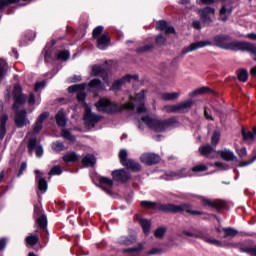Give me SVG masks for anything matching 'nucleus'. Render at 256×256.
<instances>
[{"mask_svg":"<svg viewBox=\"0 0 256 256\" xmlns=\"http://www.w3.org/2000/svg\"><path fill=\"white\" fill-rule=\"evenodd\" d=\"M147 91L141 90L136 96L131 98L132 102H128L124 105H118L117 103L110 102L107 98H101L95 105L98 111H103L104 113H119V111L137 108V113L139 115L147 113V108L145 107V95Z\"/></svg>","mask_w":256,"mask_h":256,"instance_id":"nucleus-1","label":"nucleus"},{"mask_svg":"<svg viewBox=\"0 0 256 256\" xmlns=\"http://www.w3.org/2000/svg\"><path fill=\"white\" fill-rule=\"evenodd\" d=\"M228 39L229 36L217 35L213 38V42L210 40L193 42L181 50V55H187V53H193V51H198V49H203L204 47H211V45L220 47V49H227V45L229 44L227 43Z\"/></svg>","mask_w":256,"mask_h":256,"instance_id":"nucleus-2","label":"nucleus"},{"mask_svg":"<svg viewBox=\"0 0 256 256\" xmlns=\"http://www.w3.org/2000/svg\"><path fill=\"white\" fill-rule=\"evenodd\" d=\"M142 121L147 125V127L156 131V133H163V131H167L170 127H175V123H177L175 118L159 120L157 118H151L149 115L143 116Z\"/></svg>","mask_w":256,"mask_h":256,"instance_id":"nucleus-3","label":"nucleus"},{"mask_svg":"<svg viewBox=\"0 0 256 256\" xmlns=\"http://www.w3.org/2000/svg\"><path fill=\"white\" fill-rule=\"evenodd\" d=\"M160 209L161 211H164L166 213H182L183 211H185L190 215H201V212L193 210V208L189 204H164L161 205Z\"/></svg>","mask_w":256,"mask_h":256,"instance_id":"nucleus-4","label":"nucleus"},{"mask_svg":"<svg viewBox=\"0 0 256 256\" xmlns=\"http://www.w3.org/2000/svg\"><path fill=\"white\" fill-rule=\"evenodd\" d=\"M227 49L230 51H247L251 53L252 58L256 61V46L249 42L234 41L227 44Z\"/></svg>","mask_w":256,"mask_h":256,"instance_id":"nucleus-5","label":"nucleus"},{"mask_svg":"<svg viewBox=\"0 0 256 256\" xmlns=\"http://www.w3.org/2000/svg\"><path fill=\"white\" fill-rule=\"evenodd\" d=\"M103 29V26H98L92 32V37L96 39L97 47L101 49V51L107 49L111 43V38L107 34H102Z\"/></svg>","mask_w":256,"mask_h":256,"instance_id":"nucleus-6","label":"nucleus"},{"mask_svg":"<svg viewBox=\"0 0 256 256\" xmlns=\"http://www.w3.org/2000/svg\"><path fill=\"white\" fill-rule=\"evenodd\" d=\"M197 13L200 15L201 21L209 25L213 22V17H215V8L206 7L203 9H198Z\"/></svg>","mask_w":256,"mask_h":256,"instance_id":"nucleus-7","label":"nucleus"},{"mask_svg":"<svg viewBox=\"0 0 256 256\" xmlns=\"http://www.w3.org/2000/svg\"><path fill=\"white\" fill-rule=\"evenodd\" d=\"M99 121H101V117L92 114L91 109L88 108V106H86L84 114V123L88 127V129L95 127V124L99 123Z\"/></svg>","mask_w":256,"mask_h":256,"instance_id":"nucleus-8","label":"nucleus"},{"mask_svg":"<svg viewBox=\"0 0 256 256\" xmlns=\"http://www.w3.org/2000/svg\"><path fill=\"white\" fill-rule=\"evenodd\" d=\"M13 95L15 99L13 109L14 111H17V109H19V106L23 105V103H25L26 101L25 95L21 94V86H14Z\"/></svg>","mask_w":256,"mask_h":256,"instance_id":"nucleus-9","label":"nucleus"},{"mask_svg":"<svg viewBox=\"0 0 256 256\" xmlns=\"http://www.w3.org/2000/svg\"><path fill=\"white\" fill-rule=\"evenodd\" d=\"M140 161L144 165H155L161 161V157L155 153H144L140 156Z\"/></svg>","mask_w":256,"mask_h":256,"instance_id":"nucleus-10","label":"nucleus"},{"mask_svg":"<svg viewBox=\"0 0 256 256\" xmlns=\"http://www.w3.org/2000/svg\"><path fill=\"white\" fill-rule=\"evenodd\" d=\"M36 151V157H43V147L37 145V139L32 138L28 142V152L33 155V150Z\"/></svg>","mask_w":256,"mask_h":256,"instance_id":"nucleus-11","label":"nucleus"},{"mask_svg":"<svg viewBox=\"0 0 256 256\" xmlns=\"http://www.w3.org/2000/svg\"><path fill=\"white\" fill-rule=\"evenodd\" d=\"M202 205L204 207H212V209H223L225 207L226 203L223 200H209V199H202Z\"/></svg>","mask_w":256,"mask_h":256,"instance_id":"nucleus-12","label":"nucleus"},{"mask_svg":"<svg viewBox=\"0 0 256 256\" xmlns=\"http://www.w3.org/2000/svg\"><path fill=\"white\" fill-rule=\"evenodd\" d=\"M29 123V120H27V112L25 110H21L19 112H16L15 116V124L17 127H25Z\"/></svg>","mask_w":256,"mask_h":256,"instance_id":"nucleus-13","label":"nucleus"},{"mask_svg":"<svg viewBox=\"0 0 256 256\" xmlns=\"http://www.w3.org/2000/svg\"><path fill=\"white\" fill-rule=\"evenodd\" d=\"M131 79H139V77L137 76H133V75H126L124 76L122 79L120 80H116L113 85H112V89L114 91H118V89H121L122 85H125V83H129L131 81Z\"/></svg>","mask_w":256,"mask_h":256,"instance_id":"nucleus-14","label":"nucleus"},{"mask_svg":"<svg viewBox=\"0 0 256 256\" xmlns=\"http://www.w3.org/2000/svg\"><path fill=\"white\" fill-rule=\"evenodd\" d=\"M112 177L115 181H121L122 183L131 179V176L125 170H116L112 172Z\"/></svg>","mask_w":256,"mask_h":256,"instance_id":"nucleus-15","label":"nucleus"},{"mask_svg":"<svg viewBox=\"0 0 256 256\" xmlns=\"http://www.w3.org/2000/svg\"><path fill=\"white\" fill-rule=\"evenodd\" d=\"M156 29H158V31H164L166 35L175 33V28L173 26H169L167 22L163 20L157 22Z\"/></svg>","mask_w":256,"mask_h":256,"instance_id":"nucleus-16","label":"nucleus"},{"mask_svg":"<svg viewBox=\"0 0 256 256\" xmlns=\"http://www.w3.org/2000/svg\"><path fill=\"white\" fill-rule=\"evenodd\" d=\"M83 89H85V85L84 84H80V85L70 86L68 88V91L70 93H75V91H80L77 94V99H78V101H85V93L83 92Z\"/></svg>","mask_w":256,"mask_h":256,"instance_id":"nucleus-17","label":"nucleus"},{"mask_svg":"<svg viewBox=\"0 0 256 256\" xmlns=\"http://www.w3.org/2000/svg\"><path fill=\"white\" fill-rule=\"evenodd\" d=\"M35 174H36V179L38 181L39 191H42V193H46L47 192V180H45V178H43V174L41 173V171L35 170Z\"/></svg>","mask_w":256,"mask_h":256,"instance_id":"nucleus-18","label":"nucleus"},{"mask_svg":"<svg viewBox=\"0 0 256 256\" xmlns=\"http://www.w3.org/2000/svg\"><path fill=\"white\" fill-rule=\"evenodd\" d=\"M100 186L101 188L106 191L109 195H111V188L113 187V180L107 178V177H100Z\"/></svg>","mask_w":256,"mask_h":256,"instance_id":"nucleus-19","label":"nucleus"},{"mask_svg":"<svg viewBox=\"0 0 256 256\" xmlns=\"http://www.w3.org/2000/svg\"><path fill=\"white\" fill-rule=\"evenodd\" d=\"M193 100H186V101H182L177 105V109H178V113H187V111H189V109H191V107H193Z\"/></svg>","mask_w":256,"mask_h":256,"instance_id":"nucleus-20","label":"nucleus"},{"mask_svg":"<svg viewBox=\"0 0 256 256\" xmlns=\"http://www.w3.org/2000/svg\"><path fill=\"white\" fill-rule=\"evenodd\" d=\"M189 175L185 173V168L178 170L176 172L169 171L165 174V179L171 181V179H175V177H188Z\"/></svg>","mask_w":256,"mask_h":256,"instance_id":"nucleus-21","label":"nucleus"},{"mask_svg":"<svg viewBox=\"0 0 256 256\" xmlns=\"http://www.w3.org/2000/svg\"><path fill=\"white\" fill-rule=\"evenodd\" d=\"M137 221L141 225L145 235H149L151 231V221L141 217H137Z\"/></svg>","mask_w":256,"mask_h":256,"instance_id":"nucleus-22","label":"nucleus"},{"mask_svg":"<svg viewBox=\"0 0 256 256\" xmlns=\"http://www.w3.org/2000/svg\"><path fill=\"white\" fill-rule=\"evenodd\" d=\"M217 154L220 155L221 159H224V161H233L235 159V154L231 150H219Z\"/></svg>","mask_w":256,"mask_h":256,"instance_id":"nucleus-23","label":"nucleus"},{"mask_svg":"<svg viewBox=\"0 0 256 256\" xmlns=\"http://www.w3.org/2000/svg\"><path fill=\"white\" fill-rule=\"evenodd\" d=\"M8 120H9V117L6 114H3L0 118V138L1 139H3V137H5V133H7L5 125L7 124Z\"/></svg>","mask_w":256,"mask_h":256,"instance_id":"nucleus-24","label":"nucleus"},{"mask_svg":"<svg viewBox=\"0 0 256 256\" xmlns=\"http://www.w3.org/2000/svg\"><path fill=\"white\" fill-rule=\"evenodd\" d=\"M233 9L231 7H227L225 5L220 9V21H226L229 19V15H231Z\"/></svg>","mask_w":256,"mask_h":256,"instance_id":"nucleus-25","label":"nucleus"},{"mask_svg":"<svg viewBox=\"0 0 256 256\" xmlns=\"http://www.w3.org/2000/svg\"><path fill=\"white\" fill-rule=\"evenodd\" d=\"M161 97L163 101H177L181 97V92L164 93Z\"/></svg>","mask_w":256,"mask_h":256,"instance_id":"nucleus-26","label":"nucleus"},{"mask_svg":"<svg viewBox=\"0 0 256 256\" xmlns=\"http://www.w3.org/2000/svg\"><path fill=\"white\" fill-rule=\"evenodd\" d=\"M91 75L93 77H96V75H101V77H103L106 85H109V82H107V80H105V76L107 75V73L105 72V70H103V68H101V66H93Z\"/></svg>","mask_w":256,"mask_h":256,"instance_id":"nucleus-27","label":"nucleus"},{"mask_svg":"<svg viewBox=\"0 0 256 256\" xmlns=\"http://www.w3.org/2000/svg\"><path fill=\"white\" fill-rule=\"evenodd\" d=\"M136 241L137 239L135 238V236H121L118 239L119 245H133V243H135Z\"/></svg>","mask_w":256,"mask_h":256,"instance_id":"nucleus-28","label":"nucleus"},{"mask_svg":"<svg viewBox=\"0 0 256 256\" xmlns=\"http://www.w3.org/2000/svg\"><path fill=\"white\" fill-rule=\"evenodd\" d=\"M82 163L84 167H93L96 163L95 155L93 154H87L83 159Z\"/></svg>","mask_w":256,"mask_h":256,"instance_id":"nucleus-29","label":"nucleus"},{"mask_svg":"<svg viewBox=\"0 0 256 256\" xmlns=\"http://www.w3.org/2000/svg\"><path fill=\"white\" fill-rule=\"evenodd\" d=\"M63 161L65 163H75V161H79V156L75 152H68L63 156Z\"/></svg>","mask_w":256,"mask_h":256,"instance_id":"nucleus-30","label":"nucleus"},{"mask_svg":"<svg viewBox=\"0 0 256 256\" xmlns=\"http://www.w3.org/2000/svg\"><path fill=\"white\" fill-rule=\"evenodd\" d=\"M123 165L124 167H127V169H131L132 171H141V165L134 160L129 159Z\"/></svg>","mask_w":256,"mask_h":256,"instance_id":"nucleus-31","label":"nucleus"},{"mask_svg":"<svg viewBox=\"0 0 256 256\" xmlns=\"http://www.w3.org/2000/svg\"><path fill=\"white\" fill-rule=\"evenodd\" d=\"M215 149L211 145H205L199 148V152L203 157H211V153H213Z\"/></svg>","mask_w":256,"mask_h":256,"instance_id":"nucleus-32","label":"nucleus"},{"mask_svg":"<svg viewBox=\"0 0 256 256\" xmlns=\"http://www.w3.org/2000/svg\"><path fill=\"white\" fill-rule=\"evenodd\" d=\"M56 123L60 127H65L67 123V119L65 118V113L62 110L58 111V113L56 114Z\"/></svg>","mask_w":256,"mask_h":256,"instance_id":"nucleus-33","label":"nucleus"},{"mask_svg":"<svg viewBox=\"0 0 256 256\" xmlns=\"http://www.w3.org/2000/svg\"><path fill=\"white\" fill-rule=\"evenodd\" d=\"M144 250H145V247L143 246V244H139L134 248H129L124 250V253H133L135 255H140V253H143Z\"/></svg>","mask_w":256,"mask_h":256,"instance_id":"nucleus-34","label":"nucleus"},{"mask_svg":"<svg viewBox=\"0 0 256 256\" xmlns=\"http://www.w3.org/2000/svg\"><path fill=\"white\" fill-rule=\"evenodd\" d=\"M222 231L224 233V239H227L229 237L233 238L239 233L236 229L233 228H223Z\"/></svg>","mask_w":256,"mask_h":256,"instance_id":"nucleus-35","label":"nucleus"},{"mask_svg":"<svg viewBox=\"0 0 256 256\" xmlns=\"http://www.w3.org/2000/svg\"><path fill=\"white\" fill-rule=\"evenodd\" d=\"M26 243L30 247L37 245V243H39V236L33 234L29 235L28 237H26Z\"/></svg>","mask_w":256,"mask_h":256,"instance_id":"nucleus-36","label":"nucleus"},{"mask_svg":"<svg viewBox=\"0 0 256 256\" xmlns=\"http://www.w3.org/2000/svg\"><path fill=\"white\" fill-rule=\"evenodd\" d=\"M209 91V88L207 87H203V88H198L192 92L189 93V97H191V99L197 97L198 95H203L204 93H207Z\"/></svg>","mask_w":256,"mask_h":256,"instance_id":"nucleus-37","label":"nucleus"},{"mask_svg":"<svg viewBox=\"0 0 256 256\" xmlns=\"http://www.w3.org/2000/svg\"><path fill=\"white\" fill-rule=\"evenodd\" d=\"M36 223L39 225L40 229H45V227H47V216L42 214L36 219Z\"/></svg>","mask_w":256,"mask_h":256,"instance_id":"nucleus-38","label":"nucleus"},{"mask_svg":"<svg viewBox=\"0 0 256 256\" xmlns=\"http://www.w3.org/2000/svg\"><path fill=\"white\" fill-rule=\"evenodd\" d=\"M61 136L67 141H71L72 143L75 142V136L71 135V132H69L67 129H63L61 131Z\"/></svg>","mask_w":256,"mask_h":256,"instance_id":"nucleus-39","label":"nucleus"},{"mask_svg":"<svg viewBox=\"0 0 256 256\" xmlns=\"http://www.w3.org/2000/svg\"><path fill=\"white\" fill-rule=\"evenodd\" d=\"M7 62L3 59H0V79H3L5 77V73H7Z\"/></svg>","mask_w":256,"mask_h":256,"instance_id":"nucleus-40","label":"nucleus"},{"mask_svg":"<svg viewBox=\"0 0 256 256\" xmlns=\"http://www.w3.org/2000/svg\"><path fill=\"white\" fill-rule=\"evenodd\" d=\"M166 231L167 228L165 227L157 228L154 232V237H156V239H163V237H165Z\"/></svg>","mask_w":256,"mask_h":256,"instance_id":"nucleus-41","label":"nucleus"},{"mask_svg":"<svg viewBox=\"0 0 256 256\" xmlns=\"http://www.w3.org/2000/svg\"><path fill=\"white\" fill-rule=\"evenodd\" d=\"M249 78V73L247 70L242 69L238 71V79L239 81H242L243 83L247 82V79Z\"/></svg>","mask_w":256,"mask_h":256,"instance_id":"nucleus-42","label":"nucleus"},{"mask_svg":"<svg viewBox=\"0 0 256 256\" xmlns=\"http://www.w3.org/2000/svg\"><path fill=\"white\" fill-rule=\"evenodd\" d=\"M221 139V132L220 131H214L212 138H211V144L214 146H217L219 144V141Z\"/></svg>","mask_w":256,"mask_h":256,"instance_id":"nucleus-43","label":"nucleus"},{"mask_svg":"<svg viewBox=\"0 0 256 256\" xmlns=\"http://www.w3.org/2000/svg\"><path fill=\"white\" fill-rule=\"evenodd\" d=\"M20 0H0V11H3L5 7L13 5V3H19Z\"/></svg>","mask_w":256,"mask_h":256,"instance_id":"nucleus-44","label":"nucleus"},{"mask_svg":"<svg viewBox=\"0 0 256 256\" xmlns=\"http://www.w3.org/2000/svg\"><path fill=\"white\" fill-rule=\"evenodd\" d=\"M69 57H70V53L67 50L60 51L57 54V59H59V61H67Z\"/></svg>","mask_w":256,"mask_h":256,"instance_id":"nucleus-45","label":"nucleus"},{"mask_svg":"<svg viewBox=\"0 0 256 256\" xmlns=\"http://www.w3.org/2000/svg\"><path fill=\"white\" fill-rule=\"evenodd\" d=\"M208 167L205 164H198L192 168L193 173H203L207 171Z\"/></svg>","mask_w":256,"mask_h":256,"instance_id":"nucleus-46","label":"nucleus"},{"mask_svg":"<svg viewBox=\"0 0 256 256\" xmlns=\"http://www.w3.org/2000/svg\"><path fill=\"white\" fill-rule=\"evenodd\" d=\"M242 135H243L245 141H253V139H255V135H256V128L253 129V132L246 133L245 131H243Z\"/></svg>","mask_w":256,"mask_h":256,"instance_id":"nucleus-47","label":"nucleus"},{"mask_svg":"<svg viewBox=\"0 0 256 256\" xmlns=\"http://www.w3.org/2000/svg\"><path fill=\"white\" fill-rule=\"evenodd\" d=\"M163 111L165 113H179L178 112V108H177V104L176 105H167L163 107Z\"/></svg>","mask_w":256,"mask_h":256,"instance_id":"nucleus-48","label":"nucleus"},{"mask_svg":"<svg viewBox=\"0 0 256 256\" xmlns=\"http://www.w3.org/2000/svg\"><path fill=\"white\" fill-rule=\"evenodd\" d=\"M53 151H56V153H59L65 149V145H63V142H54L52 144Z\"/></svg>","mask_w":256,"mask_h":256,"instance_id":"nucleus-49","label":"nucleus"},{"mask_svg":"<svg viewBox=\"0 0 256 256\" xmlns=\"http://www.w3.org/2000/svg\"><path fill=\"white\" fill-rule=\"evenodd\" d=\"M43 129V123L38 122L36 120L34 126H33V135H39V133H41V130Z\"/></svg>","mask_w":256,"mask_h":256,"instance_id":"nucleus-50","label":"nucleus"},{"mask_svg":"<svg viewBox=\"0 0 256 256\" xmlns=\"http://www.w3.org/2000/svg\"><path fill=\"white\" fill-rule=\"evenodd\" d=\"M140 205H141V207H144L145 209H153V207L157 206V203L151 202V201H141Z\"/></svg>","mask_w":256,"mask_h":256,"instance_id":"nucleus-51","label":"nucleus"},{"mask_svg":"<svg viewBox=\"0 0 256 256\" xmlns=\"http://www.w3.org/2000/svg\"><path fill=\"white\" fill-rule=\"evenodd\" d=\"M63 173V168H61L60 165H56L52 167V169L49 172V175H61Z\"/></svg>","mask_w":256,"mask_h":256,"instance_id":"nucleus-52","label":"nucleus"},{"mask_svg":"<svg viewBox=\"0 0 256 256\" xmlns=\"http://www.w3.org/2000/svg\"><path fill=\"white\" fill-rule=\"evenodd\" d=\"M119 159H120V162L122 163V165H124L125 163H127L129 161V159H127V150H120Z\"/></svg>","mask_w":256,"mask_h":256,"instance_id":"nucleus-53","label":"nucleus"},{"mask_svg":"<svg viewBox=\"0 0 256 256\" xmlns=\"http://www.w3.org/2000/svg\"><path fill=\"white\" fill-rule=\"evenodd\" d=\"M183 235H186L187 237H195L196 239L201 237V233L197 231H183Z\"/></svg>","mask_w":256,"mask_h":256,"instance_id":"nucleus-54","label":"nucleus"},{"mask_svg":"<svg viewBox=\"0 0 256 256\" xmlns=\"http://www.w3.org/2000/svg\"><path fill=\"white\" fill-rule=\"evenodd\" d=\"M89 87H94L95 89H102L101 81L98 79H93L92 81H90Z\"/></svg>","mask_w":256,"mask_h":256,"instance_id":"nucleus-55","label":"nucleus"},{"mask_svg":"<svg viewBox=\"0 0 256 256\" xmlns=\"http://www.w3.org/2000/svg\"><path fill=\"white\" fill-rule=\"evenodd\" d=\"M49 118V112H43L42 114H40L37 118L36 121H38V123H42L46 121Z\"/></svg>","mask_w":256,"mask_h":256,"instance_id":"nucleus-56","label":"nucleus"},{"mask_svg":"<svg viewBox=\"0 0 256 256\" xmlns=\"http://www.w3.org/2000/svg\"><path fill=\"white\" fill-rule=\"evenodd\" d=\"M241 251H244V253H249V255L251 256H256V246L244 248L241 249Z\"/></svg>","mask_w":256,"mask_h":256,"instance_id":"nucleus-57","label":"nucleus"},{"mask_svg":"<svg viewBox=\"0 0 256 256\" xmlns=\"http://www.w3.org/2000/svg\"><path fill=\"white\" fill-rule=\"evenodd\" d=\"M155 41L158 45H165V43H167V38L160 34L156 37Z\"/></svg>","mask_w":256,"mask_h":256,"instance_id":"nucleus-58","label":"nucleus"},{"mask_svg":"<svg viewBox=\"0 0 256 256\" xmlns=\"http://www.w3.org/2000/svg\"><path fill=\"white\" fill-rule=\"evenodd\" d=\"M153 45H145L137 49V53H147V51H151Z\"/></svg>","mask_w":256,"mask_h":256,"instance_id":"nucleus-59","label":"nucleus"},{"mask_svg":"<svg viewBox=\"0 0 256 256\" xmlns=\"http://www.w3.org/2000/svg\"><path fill=\"white\" fill-rule=\"evenodd\" d=\"M206 243H210V245H215L216 247H223V243L217 239H206Z\"/></svg>","mask_w":256,"mask_h":256,"instance_id":"nucleus-60","label":"nucleus"},{"mask_svg":"<svg viewBox=\"0 0 256 256\" xmlns=\"http://www.w3.org/2000/svg\"><path fill=\"white\" fill-rule=\"evenodd\" d=\"M163 250L160 248H152L150 251L147 252V255H161Z\"/></svg>","mask_w":256,"mask_h":256,"instance_id":"nucleus-61","label":"nucleus"},{"mask_svg":"<svg viewBox=\"0 0 256 256\" xmlns=\"http://www.w3.org/2000/svg\"><path fill=\"white\" fill-rule=\"evenodd\" d=\"M236 152L241 158L247 157V148L236 149Z\"/></svg>","mask_w":256,"mask_h":256,"instance_id":"nucleus-62","label":"nucleus"},{"mask_svg":"<svg viewBox=\"0 0 256 256\" xmlns=\"http://www.w3.org/2000/svg\"><path fill=\"white\" fill-rule=\"evenodd\" d=\"M44 87H45V82H37L35 84L34 89L35 91H40V89H43Z\"/></svg>","mask_w":256,"mask_h":256,"instance_id":"nucleus-63","label":"nucleus"},{"mask_svg":"<svg viewBox=\"0 0 256 256\" xmlns=\"http://www.w3.org/2000/svg\"><path fill=\"white\" fill-rule=\"evenodd\" d=\"M256 161V156L249 160V161H246V162H241L240 163V167H247V165H251V163H254Z\"/></svg>","mask_w":256,"mask_h":256,"instance_id":"nucleus-64","label":"nucleus"}]
</instances>
